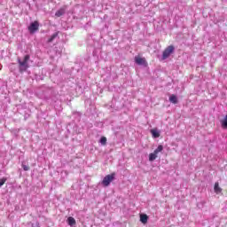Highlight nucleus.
<instances>
[{
    "instance_id": "f03ea898",
    "label": "nucleus",
    "mask_w": 227,
    "mask_h": 227,
    "mask_svg": "<svg viewBox=\"0 0 227 227\" xmlns=\"http://www.w3.org/2000/svg\"><path fill=\"white\" fill-rule=\"evenodd\" d=\"M114 176H116L115 173L106 176L102 181V185H104V187H109V185H111V182L114 180Z\"/></svg>"
},
{
    "instance_id": "f257e3e1",
    "label": "nucleus",
    "mask_w": 227,
    "mask_h": 227,
    "mask_svg": "<svg viewBox=\"0 0 227 227\" xmlns=\"http://www.w3.org/2000/svg\"><path fill=\"white\" fill-rule=\"evenodd\" d=\"M30 58L31 57L29 55H26L24 57L23 60H21L20 59H18L19 68H20V74H22L23 72H26V70H27V68H29L28 61H29Z\"/></svg>"
},
{
    "instance_id": "f3484780",
    "label": "nucleus",
    "mask_w": 227,
    "mask_h": 227,
    "mask_svg": "<svg viewBox=\"0 0 227 227\" xmlns=\"http://www.w3.org/2000/svg\"><path fill=\"white\" fill-rule=\"evenodd\" d=\"M6 177H3L2 179H0V187H3V185L6 184Z\"/></svg>"
},
{
    "instance_id": "20e7f679",
    "label": "nucleus",
    "mask_w": 227,
    "mask_h": 227,
    "mask_svg": "<svg viewBox=\"0 0 227 227\" xmlns=\"http://www.w3.org/2000/svg\"><path fill=\"white\" fill-rule=\"evenodd\" d=\"M135 63L142 67H148V62L146 61V59L140 56L135 57Z\"/></svg>"
},
{
    "instance_id": "dca6fc26",
    "label": "nucleus",
    "mask_w": 227,
    "mask_h": 227,
    "mask_svg": "<svg viewBox=\"0 0 227 227\" xmlns=\"http://www.w3.org/2000/svg\"><path fill=\"white\" fill-rule=\"evenodd\" d=\"M164 150V146L162 145H158V147L154 150V153L159 155L160 152H162Z\"/></svg>"
},
{
    "instance_id": "a211bd4d",
    "label": "nucleus",
    "mask_w": 227,
    "mask_h": 227,
    "mask_svg": "<svg viewBox=\"0 0 227 227\" xmlns=\"http://www.w3.org/2000/svg\"><path fill=\"white\" fill-rule=\"evenodd\" d=\"M21 167L24 169V171H29V169H30L29 166H27L24 163H22Z\"/></svg>"
},
{
    "instance_id": "f8f14e48",
    "label": "nucleus",
    "mask_w": 227,
    "mask_h": 227,
    "mask_svg": "<svg viewBox=\"0 0 227 227\" xmlns=\"http://www.w3.org/2000/svg\"><path fill=\"white\" fill-rule=\"evenodd\" d=\"M220 123H221V125H222V128H223V129H227V114L224 116V118L223 119H222L221 121H220Z\"/></svg>"
},
{
    "instance_id": "9b49d317",
    "label": "nucleus",
    "mask_w": 227,
    "mask_h": 227,
    "mask_svg": "<svg viewBox=\"0 0 227 227\" xmlns=\"http://www.w3.org/2000/svg\"><path fill=\"white\" fill-rule=\"evenodd\" d=\"M169 102H171L172 104H178V98H176V96L175 94H172L169 97Z\"/></svg>"
},
{
    "instance_id": "2eb2a0df",
    "label": "nucleus",
    "mask_w": 227,
    "mask_h": 227,
    "mask_svg": "<svg viewBox=\"0 0 227 227\" xmlns=\"http://www.w3.org/2000/svg\"><path fill=\"white\" fill-rule=\"evenodd\" d=\"M99 143H100L103 146H106V145H107V137H102L100 138Z\"/></svg>"
},
{
    "instance_id": "39448f33",
    "label": "nucleus",
    "mask_w": 227,
    "mask_h": 227,
    "mask_svg": "<svg viewBox=\"0 0 227 227\" xmlns=\"http://www.w3.org/2000/svg\"><path fill=\"white\" fill-rule=\"evenodd\" d=\"M40 27V23H38L37 20L32 22L30 26L28 27V31L33 35V33H35V31H38Z\"/></svg>"
},
{
    "instance_id": "6e6552de",
    "label": "nucleus",
    "mask_w": 227,
    "mask_h": 227,
    "mask_svg": "<svg viewBox=\"0 0 227 227\" xmlns=\"http://www.w3.org/2000/svg\"><path fill=\"white\" fill-rule=\"evenodd\" d=\"M140 221L143 224H146V223H148V215L146 214L140 215Z\"/></svg>"
},
{
    "instance_id": "7ed1b4c3",
    "label": "nucleus",
    "mask_w": 227,
    "mask_h": 227,
    "mask_svg": "<svg viewBox=\"0 0 227 227\" xmlns=\"http://www.w3.org/2000/svg\"><path fill=\"white\" fill-rule=\"evenodd\" d=\"M173 52H175V46H168L162 52V59H168V58H169Z\"/></svg>"
},
{
    "instance_id": "9d476101",
    "label": "nucleus",
    "mask_w": 227,
    "mask_h": 227,
    "mask_svg": "<svg viewBox=\"0 0 227 227\" xmlns=\"http://www.w3.org/2000/svg\"><path fill=\"white\" fill-rule=\"evenodd\" d=\"M75 223H76V222H75V218L74 217L69 216L67 218V224L69 226H74V225H75Z\"/></svg>"
},
{
    "instance_id": "1a4fd4ad",
    "label": "nucleus",
    "mask_w": 227,
    "mask_h": 227,
    "mask_svg": "<svg viewBox=\"0 0 227 227\" xmlns=\"http://www.w3.org/2000/svg\"><path fill=\"white\" fill-rule=\"evenodd\" d=\"M151 134L154 138L160 137V133L155 129H151Z\"/></svg>"
},
{
    "instance_id": "0eeeda50",
    "label": "nucleus",
    "mask_w": 227,
    "mask_h": 227,
    "mask_svg": "<svg viewBox=\"0 0 227 227\" xmlns=\"http://www.w3.org/2000/svg\"><path fill=\"white\" fill-rule=\"evenodd\" d=\"M67 10V7H61L59 11L56 12L55 16L56 17H62V15H65V12Z\"/></svg>"
},
{
    "instance_id": "423d86ee",
    "label": "nucleus",
    "mask_w": 227,
    "mask_h": 227,
    "mask_svg": "<svg viewBox=\"0 0 227 227\" xmlns=\"http://www.w3.org/2000/svg\"><path fill=\"white\" fill-rule=\"evenodd\" d=\"M214 191L215 194H221L223 192V188L219 186V183H215Z\"/></svg>"
},
{
    "instance_id": "ddd939ff",
    "label": "nucleus",
    "mask_w": 227,
    "mask_h": 227,
    "mask_svg": "<svg viewBox=\"0 0 227 227\" xmlns=\"http://www.w3.org/2000/svg\"><path fill=\"white\" fill-rule=\"evenodd\" d=\"M58 35H59V32H57V33L53 34V35L48 39V43H51L54 42V40H56V38H58Z\"/></svg>"
},
{
    "instance_id": "4468645a",
    "label": "nucleus",
    "mask_w": 227,
    "mask_h": 227,
    "mask_svg": "<svg viewBox=\"0 0 227 227\" xmlns=\"http://www.w3.org/2000/svg\"><path fill=\"white\" fill-rule=\"evenodd\" d=\"M157 153H155V152H153V153H151L150 154H149V160H150V162H153V160H155V159H157Z\"/></svg>"
}]
</instances>
